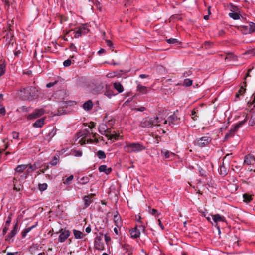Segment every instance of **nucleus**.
<instances>
[{
    "label": "nucleus",
    "mask_w": 255,
    "mask_h": 255,
    "mask_svg": "<svg viewBox=\"0 0 255 255\" xmlns=\"http://www.w3.org/2000/svg\"><path fill=\"white\" fill-rule=\"evenodd\" d=\"M89 182V177L87 176L83 177L80 179L78 183L82 185H84L88 183Z\"/></svg>",
    "instance_id": "29"
},
{
    "label": "nucleus",
    "mask_w": 255,
    "mask_h": 255,
    "mask_svg": "<svg viewBox=\"0 0 255 255\" xmlns=\"http://www.w3.org/2000/svg\"><path fill=\"white\" fill-rule=\"evenodd\" d=\"M146 110L145 107H140L139 108H135L134 110L136 111H140V112H143Z\"/></svg>",
    "instance_id": "52"
},
{
    "label": "nucleus",
    "mask_w": 255,
    "mask_h": 255,
    "mask_svg": "<svg viewBox=\"0 0 255 255\" xmlns=\"http://www.w3.org/2000/svg\"><path fill=\"white\" fill-rule=\"evenodd\" d=\"M104 94L109 98H111L112 96L115 95L114 92L112 91H106Z\"/></svg>",
    "instance_id": "43"
},
{
    "label": "nucleus",
    "mask_w": 255,
    "mask_h": 255,
    "mask_svg": "<svg viewBox=\"0 0 255 255\" xmlns=\"http://www.w3.org/2000/svg\"><path fill=\"white\" fill-rule=\"evenodd\" d=\"M193 81L190 79H185L184 81V85L188 87L192 84Z\"/></svg>",
    "instance_id": "38"
},
{
    "label": "nucleus",
    "mask_w": 255,
    "mask_h": 255,
    "mask_svg": "<svg viewBox=\"0 0 255 255\" xmlns=\"http://www.w3.org/2000/svg\"><path fill=\"white\" fill-rule=\"evenodd\" d=\"M58 82V81L55 80L54 82H51L46 84V87L47 88H51L52 86H54L55 84H56Z\"/></svg>",
    "instance_id": "46"
},
{
    "label": "nucleus",
    "mask_w": 255,
    "mask_h": 255,
    "mask_svg": "<svg viewBox=\"0 0 255 255\" xmlns=\"http://www.w3.org/2000/svg\"><path fill=\"white\" fill-rule=\"evenodd\" d=\"M12 137L14 139H17L19 138V133L16 132H12Z\"/></svg>",
    "instance_id": "56"
},
{
    "label": "nucleus",
    "mask_w": 255,
    "mask_h": 255,
    "mask_svg": "<svg viewBox=\"0 0 255 255\" xmlns=\"http://www.w3.org/2000/svg\"><path fill=\"white\" fill-rule=\"evenodd\" d=\"M45 110L43 108L36 109L31 114L27 116V119L32 120L36 119L44 114Z\"/></svg>",
    "instance_id": "9"
},
{
    "label": "nucleus",
    "mask_w": 255,
    "mask_h": 255,
    "mask_svg": "<svg viewBox=\"0 0 255 255\" xmlns=\"http://www.w3.org/2000/svg\"><path fill=\"white\" fill-rule=\"evenodd\" d=\"M243 201L246 203H249L253 200L252 196L246 193L243 194Z\"/></svg>",
    "instance_id": "28"
},
{
    "label": "nucleus",
    "mask_w": 255,
    "mask_h": 255,
    "mask_svg": "<svg viewBox=\"0 0 255 255\" xmlns=\"http://www.w3.org/2000/svg\"><path fill=\"white\" fill-rule=\"evenodd\" d=\"M180 119L177 117L175 114L170 116L168 117L169 124L170 125H174L178 124Z\"/></svg>",
    "instance_id": "15"
},
{
    "label": "nucleus",
    "mask_w": 255,
    "mask_h": 255,
    "mask_svg": "<svg viewBox=\"0 0 255 255\" xmlns=\"http://www.w3.org/2000/svg\"><path fill=\"white\" fill-rule=\"evenodd\" d=\"M20 92L25 100H32L37 99L40 94L39 90L35 87L30 86L21 89Z\"/></svg>",
    "instance_id": "1"
},
{
    "label": "nucleus",
    "mask_w": 255,
    "mask_h": 255,
    "mask_svg": "<svg viewBox=\"0 0 255 255\" xmlns=\"http://www.w3.org/2000/svg\"><path fill=\"white\" fill-rule=\"evenodd\" d=\"M74 176L73 175H70L68 178L66 179L65 181H64V183L66 184H69L71 181L73 179Z\"/></svg>",
    "instance_id": "45"
},
{
    "label": "nucleus",
    "mask_w": 255,
    "mask_h": 255,
    "mask_svg": "<svg viewBox=\"0 0 255 255\" xmlns=\"http://www.w3.org/2000/svg\"><path fill=\"white\" fill-rule=\"evenodd\" d=\"M99 171L100 172H104L108 175L111 172L112 169L111 168H107L106 165H102L99 167Z\"/></svg>",
    "instance_id": "18"
},
{
    "label": "nucleus",
    "mask_w": 255,
    "mask_h": 255,
    "mask_svg": "<svg viewBox=\"0 0 255 255\" xmlns=\"http://www.w3.org/2000/svg\"><path fill=\"white\" fill-rule=\"evenodd\" d=\"M84 201V206L85 208L88 207L90 204L93 202V200L89 198V196H85L83 198Z\"/></svg>",
    "instance_id": "26"
},
{
    "label": "nucleus",
    "mask_w": 255,
    "mask_h": 255,
    "mask_svg": "<svg viewBox=\"0 0 255 255\" xmlns=\"http://www.w3.org/2000/svg\"><path fill=\"white\" fill-rule=\"evenodd\" d=\"M104 237H105V240L107 243H108L111 240L110 237L108 236L107 234H105L104 235Z\"/></svg>",
    "instance_id": "60"
},
{
    "label": "nucleus",
    "mask_w": 255,
    "mask_h": 255,
    "mask_svg": "<svg viewBox=\"0 0 255 255\" xmlns=\"http://www.w3.org/2000/svg\"><path fill=\"white\" fill-rule=\"evenodd\" d=\"M125 151L128 153L139 152L145 149V146L139 143H126L124 146Z\"/></svg>",
    "instance_id": "3"
},
{
    "label": "nucleus",
    "mask_w": 255,
    "mask_h": 255,
    "mask_svg": "<svg viewBox=\"0 0 255 255\" xmlns=\"http://www.w3.org/2000/svg\"><path fill=\"white\" fill-rule=\"evenodd\" d=\"M6 113V110L4 107H2L0 109V114L2 115H5Z\"/></svg>",
    "instance_id": "61"
},
{
    "label": "nucleus",
    "mask_w": 255,
    "mask_h": 255,
    "mask_svg": "<svg viewBox=\"0 0 255 255\" xmlns=\"http://www.w3.org/2000/svg\"><path fill=\"white\" fill-rule=\"evenodd\" d=\"M11 217L10 216H9L8 217V219L6 221V224H8V225H9L11 223Z\"/></svg>",
    "instance_id": "64"
},
{
    "label": "nucleus",
    "mask_w": 255,
    "mask_h": 255,
    "mask_svg": "<svg viewBox=\"0 0 255 255\" xmlns=\"http://www.w3.org/2000/svg\"><path fill=\"white\" fill-rule=\"evenodd\" d=\"M162 153L164 155L166 158H168L170 157V155L172 154L171 152L168 151H162Z\"/></svg>",
    "instance_id": "48"
},
{
    "label": "nucleus",
    "mask_w": 255,
    "mask_h": 255,
    "mask_svg": "<svg viewBox=\"0 0 255 255\" xmlns=\"http://www.w3.org/2000/svg\"><path fill=\"white\" fill-rule=\"evenodd\" d=\"M72 155L76 157H80L82 155V152L80 150H74L72 152Z\"/></svg>",
    "instance_id": "40"
},
{
    "label": "nucleus",
    "mask_w": 255,
    "mask_h": 255,
    "mask_svg": "<svg viewBox=\"0 0 255 255\" xmlns=\"http://www.w3.org/2000/svg\"><path fill=\"white\" fill-rule=\"evenodd\" d=\"M245 90L246 89L243 86H241L237 93L240 94V95H242L245 92Z\"/></svg>",
    "instance_id": "51"
},
{
    "label": "nucleus",
    "mask_w": 255,
    "mask_h": 255,
    "mask_svg": "<svg viewBox=\"0 0 255 255\" xmlns=\"http://www.w3.org/2000/svg\"><path fill=\"white\" fill-rule=\"evenodd\" d=\"M106 44L109 47H111V48L113 47V43L110 40H106Z\"/></svg>",
    "instance_id": "54"
},
{
    "label": "nucleus",
    "mask_w": 255,
    "mask_h": 255,
    "mask_svg": "<svg viewBox=\"0 0 255 255\" xmlns=\"http://www.w3.org/2000/svg\"><path fill=\"white\" fill-rule=\"evenodd\" d=\"M97 156L99 159H105L106 158L105 153L102 150H99L97 152Z\"/></svg>",
    "instance_id": "36"
},
{
    "label": "nucleus",
    "mask_w": 255,
    "mask_h": 255,
    "mask_svg": "<svg viewBox=\"0 0 255 255\" xmlns=\"http://www.w3.org/2000/svg\"><path fill=\"white\" fill-rule=\"evenodd\" d=\"M8 230V226L5 227L3 229V235H4L7 233V231Z\"/></svg>",
    "instance_id": "63"
},
{
    "label": "nucleus",
    "mask_w": 255,
    "mask_h": 255,
    "mask_svg": "<svg viewBox=\"0 0 255 255\" xmlns=\"http://www.w3.org/2000/svg\"><path fill=\"white\" fill-rule=\"evenodd\" d=\"M28 165V167H27V169L26 170V175L25 176V178H26L28 175L30 173H31L32 172H33L34 170V169H33V167L32 166V165L31 164H27Z\"/></svg>",
    "instance_id": "34"
},
{
    "label": "nucleus",
    "mask_w": 255,
    "mask_h": 255,
    "mask_svg": "<svg viewBox=\"0 0 255 255\" xmlns=\"http://www.w3.org/2000/svg\"><path fill=\"white\" fill-rule=\"evenodd\" d=\"M73 234H74V235L75 238H76V239H81L82 238V232L78 230H76L74 229L73 230Z\"/></svg>",
    "instance_id": "32"
},
{
    "label": "nucleus",
    "mask_w": 255,
    "mask_h": 255,
    "mask_svg": "<svg viewBox=\"0 0 255 255\" xmlns=\"http://www.w3.org/2000/svg\"><path fill=\"white\" fill-rule=\"evenodd\" d=\"M21 252H8L6 255H21Z\"/></svg>",
    "instance_id": "53"
},
{
    "label": "nucleus",
    "mask_w": 255,
    "mask_h": 255,
    "mask_svg": "<svg viewBox=\"0 0 255 255\" xmlns=\"http://www.w3.org/2000/svg\"><path fill=\"white\" fill-rule=\"evenodd\" d=\"M229 16L234 20L240 19V15L236 12H232L231 13H229Z\"/></svg>",
    "instance_id": "33"
},
{
    "label": "nucleus",
    "mask_w": 255,
    "mask_h": 255,
    "mask_svg": "<svg viewBox=\"0 0 255 255\" xmlns=\"http://www.w3.org/2000/svg\"><path fill=\"white\" fill-rule=\"evenodd\" d=\"M105 84L102 82H98L95 84L92 87L91 92L94 94H98L103 91Z\"/></svg>",
    "instance_id": "11"
},
{
    "label": "nucleus",
    "mask_w": 255,
    "mask_h": 255,
    "mask_svg": "<svg viewBox=\"0 0 255 255\" xmlns=\"http://www.w3.org/2000/svg\"><path fill=\"white\" fill-rule=\"evenodd\" d=\"M17 181V180H16L15 178L14 179V187L13 189L16 191H20L22 188V185L21 184H19L17 186L16 185L15 182Z\"/></svg>",
    "instance_id": "35"
},
{
    "label": "nucleus",
    "mask_w": 255,
    "mask_h": 255,
    "mask_svg": "<svg viewBox=\"0 0 255 255\" xmlns=\"http://www.w3.org/2000/svg\"><path fill=\"white\" fill-rule=\"evenodd\" d=\"M89 26L87 24H83L81 26L76 27L74 30H70L66 32V34H69L71 31H74V37L78 38L82 35H85L89 32Z\"/></svg>",
    "instance_id": "4"
},
{
    "label": "nucleus",
    "mask_w": 255,
    "mask_h": 255,
    "mask_svg": "<svg viewBox=\"0 0 255 255\" xmlns=\"http://www.w3.org/2000/svg\"><path fill=\"white\" fill-rule=\"evenodd\" d=\"M115 89L119 92L122 93L124 91V87L119 82H115L114 83Z\"/></svg>",
    "instance_id": "25"
},
{
    "label": "nucleus",
    "mask_w": 255,
    "mask_h": 255,
    "mask_svg": "<svg viewBox=\"0 0 255 255\" xmlns=\"http://www.w3.org/2000/svg\"><path fill=\"white\" fill-rule=\"evenodd\" d=\"M27 233H28V232L26 230V229H24L23 231L22 232V237H26Z\"/></svg>",
    "instance_id": "62"
},
{
    "label": "nucleus",
    "mask_w": 255,
    "mask_h": 255,
    "mask_svg": "<svg viewBox=\"0 0 255 255\" xmlns=\"http://www.w3.org/2000/svg\"><path fill=\"white\" fill-rule=\"evenodd\" d=\"M6 65L4 63L0 64V77L3 75L5 72Z\"/></svg>",
    "instance_id": "31"
},
{
    "label": "nucleus",
    "mask_w": 255,
    "mask_h": 255,
    "mask_svg": "<svg viewBox=\"0 0 255 255\" xmlns=\"http://www.w3.org/2000/svg\"><path fill=\"white\" fill-rule=\"evenodd\" d=\"M122 248L123 249V251H124V255H126L127 253L128 252L129 250H131V249H132L129 245L127 244L123 245Z\"/></svg>",
    "instance_id": "30"
},
{
    "label": "nucleus",
    "mask_w": 255,
    "mask_h": 255,
    "mask_svg": "<svg viewBox=\"0 0 255 255\" xmlns=\"http://www.w3.org/2000/svg\"><path fill=\"white\" fill-rule=\"evenodd\" d=\"M93 104L91 100L85 102L83 105V108L85 110L89 111L93 108Z\"/></svg>",
    "instance_id": "23"
},
{
    "label": "nucleus",
    "mask_w": 255,
    "mask_h": 255,
    "mask_svg": "<svg viewBox=\"0 0 255 255\" xmlns=\"http://www.w3.org/2000/svg\"><path fill=\"white\" fill-rule=\"evenodd\" d=\"M18 224L17 222L15 224L13 230L11 231V233L7 237V238L6 239V240L10 239L11 238H12V237H14L16 235V234H17V233L18 232Z\"/></svg>",
    "instance_id": "19"
},
{
    "label": "nucleus",
    "mask_w": 255,
    "mask_h": 255,
    "mask_svg": "<svg viewBox=\"0 0 255 255\" xmlns=\"http://www.w3.org/2000/svg\"><path fill=\"white\" fill-rule=\"evenodd\" d=\"M139 229H138V226L136 225L134 228H133L130 231V235L132 238H137L139 237L140 235V230H142L143 231H144L145 227L143 225H139Z\"/></svg>",
    "instance_id": "10"
},
{
    "label": "nucleus",
    "mask_w": 255,
    "mask_h": 255,
    "mask_svg": "<svg viewBox=\"0 0 255 255\" xmlns=\"http://www.w3.org/2000/svg\"><path fill=\"white\" fill-rule=\"evenodd\" d=\"M246 120L242 121L239 122L238 124H236L233 128H231L230 131H229L226 134L224 137L225 140H227L228 138L233 137L235 133L237 131L239 128L242 125H243L244 123L246 122Z\"/></svg>",
    "instance_id": "6"
},
{
    "label": "nucleus",
    "mask_w": 255,
    "mask_h": 255,
    "mask_svg": "<svg viewBox=\"0 0 255 255\" xmlns=\"http://www.w3.org/2000/svg\"><path fill=\"white\" fill-rule=\"evenodd\" d=\"M114 221L115 225L116 226V227H117V228H120L122 226V219L121 216L117 212L114 216Z\"/></svg>",
    "instance_id": "17"
},
{
    "label": "nucleus",
    "mask_w": 255,
    "mask_h": 255,
    "mask_svg": "<svg viewBox=\"0 0 255 255\" xmlns=\"http://www.w3.org/2000/svg\"><path fill=\"white\" fill-rule=\"evenodd\" d=\"M220 173L223 176H225L227 174L226 168L223 165L220 167Z\"/></svg>",
    "instance_id": "37"
},
{
    "label": "nucleus",
    "mask_w": 255,
    "mask_h": 255,
    "mask_svg": "<svg viewBox=\"0 0 255 255\" xmlns=\"http://www.w3.org/2000/svg\"><path fill=\"white\" fill-rule=\"evenodd\" d=\"M89 6H90L91 7V9H93V4L94 5H95V2L94 1V0H89Z\"/></svg>",
    "instance_id": "59"
},
{
    "label": "nucleus",
    "mask_w": 255,
    "mask_h": 255,
    "mask_svg": "<svg viewBox=\"0 0 255 255\" xmlns=\"http://www.w3.org/2000/svg\"><path fill=\"white\" fill-rule=\"evenodd\" d=\"M98 130L100 133L106 136L109 140H117L119 139L120 135L115 130L108 128L107 126L104 124H101L99 127Z\"/></svg>",
    "instance_id": "2"
},
{
    "label": "nucleus",
    "mask_w": 255,
    "mask_h": 255,
    "mask_svg": "<svg viewBox=\"0 0 255 255\" xmlns=\"http://www.w3.org/2000/svg\"><path fill=\"white\" fill-rule=\"evenodd\" d=\"M137 91L142 94H145L148 92L147 88L146 86H142L140 83L137 84Z\"/></svg>",
    "instance_id": "20"
},
{
    "label": "nucleus",
    "mask_w": 255,
    "mask_h": 255,
    "mask_svg": "<svg viewBox=\"0 0 255 255\" xmlns=\"http://www.w3.org/2000/svg\"><path fill=\"white\" fill-rule=\"evenodd\" d=\"M159 122V118L158 117H148L142 120L140 123V126L143 128H150L153 126H158Z\"/></svg>",
    "instance_id": "5"
},
{
    "label": "nucleus",
    "mask_w": 255,
    "mask_h": 255,
    "mask_svg": "<svg viewBox=\"0 0 255 255\" xmlns=\"http://www.w3.org/2000/svg\"><path fill=\"white\" fill-rule=\"evenodd\" d=\"M94 248L100 251H102L104 249V244L101 237H96L94 241Z\"/></svg>",
    "instance_id": "12"
},
{
    "label": "nucleus",
    "mask_w": 255,
    "mask_h": 255,
    "mask_svg": "<svg viewBox=\"0 0 255 255\" xmlns=\"http://www.w3.org/2000/svg\"><path fill=\"white\" fill-rule=\"evenodd\" d=\"M249 31L250 32H253L255 31V23H252L250 24Z\"/></svg>",
    "instance_id": "47"
},
{
    "label": "nucleus",
    "mask_w": 255,
    "mask_h": 255,
    "mask_svg": "<svg viewBox=\"0 0 255 255\" xmlns=\"http://www.w3.org/2000/svg\"><path fill=\"white\" fill-rule=\"evenodd\" d=\"M60 235L58 237V242L63 243L65 242L70 235V232L68 230L61 229L59 231Z\"/></svg>",
    "instance_id": "8"
},
{
    "label": "nucleus",
    "mask_w": 255,
    "mask_h": 255,
    "mask_svg": "<svg viewBox=\"0 0 255 255\" xmlns=\"http://www.w3.org/2000/svg\"><path fill=\"white\" fill-rule=\"evenodd\" d=\"M249 124L250 126H254L255 124V111L253 112L250 119L249 121Z\"/></svg>",
    "instance_id": "27"
},
{
    "label": "nucleus",
    "mask_w": 255,
    "mask_h": 255,
    "mask_svg": "<svg viewBox=\"0 0 255 255\" xmlns=\"http://www.w3.org/2000/svg\"><path fill=\"white\" fill-rule=\"evenodd\" d=\"M211 141V138L206 136L197 139L195 141V144L199 146H204L209 144Z\"/></svg>",
    "instance_id": "7"
},
{
    "label": "nucleus",
    "mask_w": 255,
    "mask_h": 255,
    "mask_svg": "<svg viewBox=\"0 0 255 255\" xmlns=\"http://www.w3.org/2000/svg\"><path fill=\"white\" fill-rule=\"evenodd\" d=\"M56 133V129L53 128L47 134L45 140H47L49 142L51 140V138L55 135Z\"/></svg>",
    "instance_id": "21"
},
{
    "label": "nucleus",
    "mask_w": 255,
    "mask_h": 255,
    "mask_svg": "<svg viewBox=\"0 0 255 255\" xmlns=\"http://www.w3.org/2000/svg\"><path fill=\"white\" fill-rule=\"evenodd\" d=\"M212 219L215 223V226H217V223L219 222H226L225 217L217 214L212 216Z\"/></svg>",
    "instance_id": "14"
},
{
    "label": "nucleus",
    "mask_w": 255,
    "mask_h": 255,
    "mask_svg": "<svg viewBox=\"0 0 255 255\" xmlns=\"http://www.w3.org/2000/svg\"><path fill=\"white\" fill-rule=\"evenodd\" d=\"M38 187H39V189L41 191H44L45 190H46L47 189V185L46 183L39 184L38 185Z\"/></svg>",
    "instance_id": "39"
},
{
    "label": "nucleus",
    "mask_w": 255,
    "mask_h": 255,
    "mask_svg": "<svg viewBox=\"0 0 255 255\" xmlns=\"http://www.w3.org/2000/svg\"><path fill=\"white\" fill-rule=\"evenodd\" d=\"M28 167V165L26 164H21L17 166V167L15 169V174L16 173H22Z\"/></svg>",
    "instance_id": "22"
},
{
    "label": "nucleus",
    "mask_w": 255,
    "mask_h": 255,
    "mask_svg": "<svg viewBox=\"0 0 255 255\" xmlns=\"http://www.w3.org/2000/svg\"><path fill=\"white\" fill-rule=\"evenodd\" d=\"M199 173H200V175L201 176H206V172L204 170H203V169L199 168Z\"/></svg>",
    "instance_id": "55"
},
{
    "label": "nucleus",
    "mask_w": 255,
    "mask_h": 255,
    "mask_svg": "<svg viewBox=\"0 0 255 255\" xmlns=\"http://www.w3.org/2000/svg\"><path fill=\"white\" fill-rule=\"evenodd\" d=\"M77 137V139L80 137H82L81 139L78 141V143H80L81 145H83L88 143H92L93 142L92 140L91 139H86V136L84 135L82 132L78 133Z\"/></svg>",
    "instance_id": "13"
},
{
    "label": "nucleus",
    "mask_w": 255,
    "mask_h": 255,
    "mask_svg": "<svg viewBox=\"0 0 255 255\" xmlns=\"http://www.w3.org/2000/svg\"><path fill=\"white\" fill-rule=\"evenodd\" d=\"M70 48L71 50L76 51L77 50L76 47L73 43H71L70 46Z\"/></svg>",
    "instance_id": "58"
},
{
    "label": "nucleus",
    "mask_w": 255,
    "mask_h": 255,
    "mask_svg": "<svg viewBox=\"0 0 255 255\" xmlns=\"http://www.w3.org/2000/svg\"><path fill=\"white\" fill-rule=\"evenodd\" d=\"M192 72L191 70H188V71L184 72L183 73V76L184 77H188V76L192 75Z\"/></svg>",
    "instance_id": "50"
},
{
    "label": "nucleus",
    "mask_w": 255,
    "mask_h": 255,
    "mask_svg": "<svg viewBox=\"0 0 255 255\" xmlns=\"http://www.w3.org/2000/svg\"><path fill=\"white\" fill-rule=\"evenodd\" d=\"M45 118H42L35 121L33 124V126L35 128H41L44 124Z\"/></svg>",
    "instance_id": "24"
},
{
    "label": "nucleus",
    "mask_w": 255,
    "mask_h": 255,
    "mask_svg": "<svg viewBox=\"0 0 255 255\" xmlns=\"http://www.w3.org/2000/svg\"><path fill=\"white\" fill-rule=\"evenodd\" d=\"M167 42L170 44H176L178 42V41L177 39L175 38H170L168 39H167Z\"/></svg>",
    "instance_id": "41"
},
{
    "label": "nucleus",
    "mask_w": 255,
    "mask_h": 255,
    "mask_svg": "<svg viewBox=\"0 0 255 255\" xmlns=\"http://www.w3.org/2000/svg\"><path fill=\"white\" fill-rule=\"evenodd\" d=\"M59 162L58 158L54 156L52 160L50 161V164L52 166L56 165Z\"/></svg>",
    "instance_id": "42"
},
{
    "label": "nucleus",
    "mask_w": 255,
    "mask_h": 255,
    "mask_svg": "<svg viewBox=\"0 0 255 255\" xmlns=\"http://www.w3.org/2000/svg\"><path fill=\"white\" fill-rule=\"evenodd\" d=\"M71 64V61L70 59H67L64 61L63 62V65L65 67H68Z\"/></svg>",
    "instance_id": "49"
},
{
    "label": "nucleus",
    "mask_w": 255,
    "mask_h": 255,
    "mask_svg": "<svg viewBox=\"0 0 255 255\" xmlns=\"http://www.w3.org/2000/svg\"><path fill=\"white\" fill-rule=\"evenodd\" d=\"M255 162V158L251 154H248L245 157L244 163L249 165L253 164Z\"/></svg>",
    "instance_id": "16"
},
{
    "label": "nucleus",
    "mask_w": 255,
    "mask_h": 255,
    "mask_svg": "<svg viewBox=\"0 0 255 255\" xmlns=\"http://www.w3.org/2000/svg\"><path fill=\"white\" fill-rule=\"evenodd\" d=\"M196 111H195V109H193L192 112H191V116L192 117V119L194 120V121H196L197 120V118L198 117V116H197L196 115Z\"/></svg>",
    "instance_id": "44"
},
{
    "label": "nucleus",
    "mask_w": 255,
    "mask_h": 255,
    "mask_svg": "<svg viewBox=\"0 0 255 255\" xmlns=\"http://www.w3.org/2000/svg\"><path fill=\"white\" fill-rule=\"evenodd\" d=\"M37 225V222L34 225L31 226V227H29L28 228H25L26 230L27 231L28 233L33 228H34V227H35Z\"/></svg>",
    "instance_id": "57"
}]
</instances>
